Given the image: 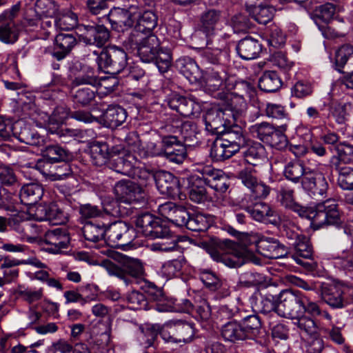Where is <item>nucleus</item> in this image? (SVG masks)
Segmentation results:
<instances>
[{
    "label": "nucleus",
    "mask_w": 353,
    "mask_h": 353,
    "mask_svg": "<svg viewBox=\"0 0 353 353\" xmlns=\"http://www.w3.org/2000/svg\"><path fill=\"white\" fill-rule=\"evenodd\" d=\"M286 208L296 212L301 218L311 221V227L319 230L325 225H338L340 223L338 204L335 200L327 199L314 206L305 207L296 203L294 199V191L284 187L279 194V198H274Z\"/></svg>",
    "instance_id": "f257e3e1"
},
{
    "label": "nucleus",
    "mask_w": 353,
    "mask_h": 353,
    "mask_svg": "<svg viewBox=\"0 0 353 353\" xmlns=\"http://www.w3.org/2000/svg\"><path fill=\"white\" fill-rule=\"evenodd\" d=\"M123 44L128 49L136 50L143 62L154 63L161 73L167 72L171 65L170 51L161 46L159 39L154 34L146 35L137 30L131 31Z\"/></svg>",
    "instance_id": "f03ea898"
},
{
    "label": "nucleus",
    "mask_w": 353,
    "mask_h": 353,
    "mask_svg": "<svg viewBox=\"0 0 353 353\" xmlns=\"http://www.w3.org/2000/svg\"><path fill=\"white\" fill-rule=\"evenodd\" d=\"M99 68L105 73L117 74L127 65L128 55L121 48L112 46L101 50H93Z\"/></svg>",
    "instance_id": "7ed1b4c3"
},
{
    "label": "nucleus",
    "mask_w": 353,
    "mask_h": 353,
    "mask_svg": "<svg viewBox=\"0 0 353 353\" xmlns=\"http://www.w3.org/2000/svg\"><path fill=\"white\" fill-rule=\"evenodd\" d=\"M112 159L110 167L118 173L126 175L131 178L150 175L145 170L139 169V161L137 158L124 148L119 146L112 147Z\"/></svg>",
    "instance_id": "20e7f679"
},
{
    "label": "nucleus",
    "mask_w": 353,
    "mask_h": 353,
    "mask_svg": "<svg viewBox=\"0 0 353 353\" xmlns=\"http://www.w3.org/2000/svg\"><path fill=\"white\" fill-rule=\"evenodd\" d=\"M99 79L94 76L76 77L72 82L71 94L73 101L85 107L91 104L97 93L95 85Z\"/></svg>",
    "instance_id": "39448f33"
},
{
    "label": "nucleus",
    "mask_w": 353,
    "mask_h": 353,
    "mask_svg": "<svg viewBox=\"0 0 353 353\" xmlns=\"http://www.w3.org/2000/svg\"><path fill=\"white\" fill-rule=\"evenodd\" d=\"M135 225L139 232L151 239L166 238L170 235V228L164 221L148 212L136 216Z\"/></svg>",
    "instance_id": "423d86ee"
},
{
    "label": "nucleus",
    "mask_w": 353,
    "mask_h": 353,
    "mask_svg": "<svg viewBox=\"0 0 353 353\" xmlns=\"http://www.w3.org/2000/svg\"><path fill=\"white\" fill-rule=\"evenodd\" d=\"M103 265L110 275L116 276L128 284L131 282L130 277L139 279L143 276L144 269L142 263L132 258H123L120 265L110 260L103 261Z\"/></svg>",
    "instance_id": "0eeeda50"
},
{
    "label": "nucleus",
    "mask_w": 353,
    "mask_h": 353,
    "mask_svg": "<svg viewBox=\"0 0 353 353\" xmlns=\"http://www.w3.org/2000/svg\"><path fill=\"white\" fill-rule=\"evenodd\" d=\"M303 293L299 290H285L272 311L280 316L292 319L301 316L303 310Z\"/></svg>",
    "instance_id": "6e6552de"
},
{
    "label": "nucleus",
    "mask_w": 353,
    "mask_h": 353,
    "mask_svg": "<svg viewBox=\"0 0 353 353\" xmlns=\"http://www.w3.org/2000/svg\"><path fill=\"white\" fill-rule=\"evenodd\" d=\"M136 237L135 230L129 224L117 221L105 225L104 241L111 247H120L129 245Z\"/></svg>",
    "instance_id": "1a4fd4ad"
},
{
    "label": "nucleus",
    "mask_w": 353,
    "mask_h": 353,
    "mask_svg": "<svg viewBox=\"0 0 353 353\" xmlns=\"http://www.w3.org/2000/svg\"><path fill=\"white\" fill-rule=\"evenodd\" d=\"M149 173L150 175H145L144 178L148 179L151 176L155 181L157 188L161 194H165L173 199L183 200L186 198L185 194L181 192L179 179L172 173L164 170Z\"/></svg>",
    "instance_id": "9d476101"
},
{
    "label": "nucleus",
    "mask_w": 353,
    "mask_h": 353,
    "mask_svg": "<svg viewBox=\"0 0 353 353\" xmlns=\"http://www.w3.org/2000/svg\"><path fill=\"white\" fill-rule=\"evenodd\" d=\"M230 114L221 108H212L203 116L205 128L212 134L223 135L236 126L234 121L228 117Z\"/></svg>",
    "instance_id": "9b49d317"
},
{
    "label": "nucleus",
    "mask_w": 353,
    "mask_h": 353,
    "mask_svg": "<svg viewBox=\"0 0 353 353\" xmlns=\"http://www.w3.org/2000/svg\"><path fill=\"white\" fill-rule=\"evenodd\" d=\"M114 192L117 197L125 202L128 206L131 203L145 204L148 201V194L145 190L138 183L130 180H121L114 188Z\"/></svg>",
    "instance_id": "f8f14e48"
},
{
    "label": "nucleus",
    "mask_w": 353,
    "mask_h": 353,
    "mask_svg": "<svg viewBox=\"0 0 353 353\" xmlns=\"http://www.w3.org/2000/svg\"><path fill=\"white\" fill-rule=\"evenodd\" d=\"M161 152L168 160L176 164L182 163L188 157L186 147L176 134L170 133L161 137Z\"/></svg>",
    "instance_id": "ddd939ff"
},
{
    "label": "nucleus",
    "mask_w": 353,
    "mask_h": 353,
    "mask_svg": "<svg viewBox=\"0 0 353 353\" xmlns=\"http://www.w3.org/2000/svg\"><path fill=\"white\" fill-rule=\"evenodd\" d=\"M21 8L20 3L0 14V40L6 43H14L19 38V30L14 22Z\"/></svg>",
    "instance_id": "4468645a"
},
{
    "label": "nucleus",
    "mask_w": 353,
    "mask_h": 353,
    "mask_svg": "<svg viewBox=\"0 0 353 353\" xmlns=\"http://www.w3.org/2000/svg\"><path fill=\"white\" fill-rule=\"evenodd\" d=\"M165 129L169 133L178 135L179 139L188 146L199 142L200 132L197 125L193 121L174 120L165 126Z\"/></svg>",
    "instance_id": "2eb2a0df"
},
{
    "label": "nucleus",
    "mask_w": 353,
    "mask_h": 353,
    "mask_svg": "<svg viewBox=\"0 0 353 353\" xmlns=\"http://www.w3.org/2000/svg\"><path fill=\"white\" fill-rule=\"evenodd\" d=\"M214 97L220 100L221 108L230 114L228 117L234 123L244 116L247 109L244 97L224 92L216 93Z\"/></svg>",
    "instance_id": "dca6fc26"
},
{
    "label": "nucleus",
    "mask_w": 353,
    "mask_h": 353,
    "mask_svg": "<svg viewBox=\"0 0 353 353\" xmlns=\"http://www.w3.org/2000/svg\"><path fill=\"white\" fill-rule=\"evenodd\" d=\"M78 30L79 39L88 45H94L100 48L110 39V32L103 25H81Z\"/></svg>",
    "instance_id": "f3484780"
},
{
    "label": "nucleus",
    "mask_w": 353,
    "mask_h": 353,
    "mask_svg": "<svg viewBox=\"0 0 353 353\" xmlns=\"http://www.w3.org/2000/svg\"><path fill=\"white\" fill-rule=\"evenodd\" d=\"M294 252L290 254L296 263L304 267L307 270L313 271L316 263L312 259V248L308 239L300 232L299 240L292 243Z\"/></svg>",
    "instance_id": "a211bd4d"
},
{
    "label": "nucleus",
    "mask_w": 353,
    "mask_h": 353,
    "mask_svg": "<svg viewBox=\"0 0 353 353\" xmlns=\"http://www.w3.org/2000/svg\"><path fill=\"white\" fill-rule=\"evenodd\" d=\"M220 139L225 149L228 159L232 157L239 151L241 147L246 145V139L243 134L242 128L239 125L234 126L229 132L221 135Z\"/></svg>",
    "instance_id": "6ab92c4d"
},
{
    "label": "nucleus",
    "mask_w": 353,
    "mask_h": 353,
    "mask_svg": "<svg viewBox=\"0 0 353 353\" xmlns=\"http://www.w3.org/2000/svg\"><path fill=\"white\" fill-rule=\"evenodd\" d=\"M201 174L206 185L216 192L224 193L230 185L229 177L221 170L205 167L203 169Z\"/></svg>",
    "instance_id": "aec40b11"
},
{
    "label": "nucleus",
    "mask_w": 353,
    "mask_h": 353,
    "mask_svg": "<svg viewBox=\"0 0 353 353\" xmlns=\"http://www.w3.org/2000/svg\"><path fill=\"white\" fill-rule=\"evenodd\" d=\"M303 188L314 196H323L327 191L328 183L321 173L309 171L301 181Z\"/></svg>",
    "instance_id": "412c9836"
},
{
    "label": "nucleus",
    "mask_w": 353,
    "mask_h": 353,
    "mask_svg": "<svg viewBox=\"0 0 353 353\" xmlns=\"http://www.w3.org/2000/svg\"><path fill=\"white\" fill-rule=\"evenodd\" d=\"M321 295L323 301L333 308H342L346 303L344 290L339 285L323 283Z\"/></svg>",
    "instance_id": "4be33fe9"
},
{
    "label": "nucleus",
    "mask_w": 353,
    "mask_h": 353,
    "mask_svg": "<svg viewBox=\"0 0 353 353\" xmlns=\"http://www.w3.org/2000/svg\"><path fill=\"white\" fill-rule=\"evenodd\" d=\"M147 333L150 336L146 341L147 347L152 345L159 334L166 342L178 343L174 321H170L162 326L152 325L150 328L147 330Z\"/></svg>",
    "instance_id": "5701e85b"
},
{
    "label": "nucleus",
    "mask_w": 353,
    "mask_h": 353,
    "mask_svg": "<svg viewBox=\"0 0 353 353\" xmlns=\"http://www.w3.org/2000/svg\"><path fill=\"white\" fill-rule=\"evenodd\" d=\"M281 285L279 276L269 278L266 274V312L272 311L280 301L281 294L285 291L281 288Z\"/></svg>",
    "instance_id": "b1692460"
},
{
    "label": "nucleus",
    "mask_w": 353,
    "mask_h": 353,
    "mask_svg": "<svg viewBox=\"0 0 353 353\" xmlns=\"http://www.w3.org/2000/svg\"><path fill=\"white\" fill-rule=\"evenodd\" d=\"M221 18V10L214 8L205 10L199 16V30L207 37L213 35Z\"/></svg>",
    "instance_id": "393cba45"
},
{
    "label": "nucleus",
    "mask_w": 353,
    "mask_h": 353,
    "mask_svg": "<svg viewBox=\"0 0 353 353\" xmlns=\"http://www.w3.org/2000/svg\"><path fill=\"white\" fill-rule=\"evenodd\" d=\"M90 157L92 162L97 166H102L108 162L110 164L113 158L112 147L110 148L105 142L95 141L90 145Z\"/></svg>",
    "instance_id": "a878e982"
},
{
    "label": "nucleus",
    "mask_w": 353,
    "mask_h": 353,
    "mask_svg": "<svg viewBox=\"0 0 353 353\" xmlns=\"http://www.w3.org/2000/svg\"><path fill=\"white\" fill-rule=\"evenodd\" d=\"M126 118V110L118 105H110L101 115L103 125L111 128L121 125L125 122Z\"/></svg>",
    "instance_id": "bb28decb"
},
{
    "label": "nucleus",
    "mask_w": 353,
    "mask_h": 353,
    "mask_svg": "<svg viewBox=\"0 0 353 353\" xmlns=\"http://www.w3.org/2000/svg\"><path fill=\"white\" fill-rule=\"evenodd\" d=\"M107 18L111 28L117 32H123L125 29L132 28L135 24L123 8L110 10L107 14Z\"/></svg>",
    "instance_id": "cd10ccee"
},
{
    "label": "nucleus",
    "mask_w": 353,
    "mask_h": 353,
    "mask_svg": "<svg viewBox=\"0 0 353 353\" xmlns=\"http://www.w3.org/2000/svg\"><path fill=\"white\" fill-rule=\"evenodd\" d=\"M55 46L57 51L52 52V56L58 61L63 59L70 54L77 45V41L72 34L59 33L55 37Z\"/></svg>",
    "instance_id": "c85d7f7f"
},
{
    "label": "nucleus",
    "mask_w": 353,
    "mask_h": 353,
    "mask_svg": "<svg viewBox=\"0 0 353 353\" xmlns=\"http://www.w3.org/2000/svg\"><path fill=\"white\" fill-rule=\"evenodd\" d=\"M169 107L183 117H190L194 114L197 104L191 99L178 94H172L168 99Z\"/></svg>",
    "instance_id": "c756f323"
},
{
    "label": "nucleus",
    "mask_w": 353,
    "mask_h": 353,
    "mask_svg": "<svg viewBox=\"0 0 353 353\" xmlns=\"http://www.w3.org/2000/svg\"><path fill=\"white\" fill-rule=\"evenodd\" d=\"M43 241L46 244L54 246L53 250L57 251L62 248H66L70 238L67 230L57 228L47 231L43 237Z\"/></svg>",
    "instance_id": "7c9ffc66"
},
{
    "label": "nucleus",
    "mask_w": 353,
    "mask_h": 353,
    "mask_svg": "<svg viewBox=\"0 0 353 353\" xmlns=\"http://www.w3.org/2000/svg\"><path fill=\"white\" fill-rule=\"evenodd\" d=\"M262 44L257 40L247 37L239 41L236 50L243 59L250 60L259 56L262 52Z\"/></svg>",
    "instance_id": "2f4dec72"
},
{
    "label": "nucleus",
    "mask_w": 353,
    "mask_h": 353,
    "mask_svg": "<svg viewBox=\"0 0 353 353\" xmlns=\"http://www.w3.org/2000/svg\"><path fill=\"white\" fill-rule=\"evenodd\" d=\"M43 188L39 183H28L22 186L19 193L21 203L26 205L37 203L43 195Z\"/></svg>",
    "instance_id": "473e14b6"
},
{
    "label": "nucleus",
    "mask_w": 353,
    "mask_h": 353,
    "mask_svg": "<svg viewBox=\"0 0 353 353\" xmlns=\"http://www.w3.org/2000/svg\"><path fill=\"white\" fill-rule=\"evenodd\" d=\"M335 68L340 72L353 69V46L345 44L335 54Z\"/></svg>",
    "instance_id": "72a5a7b5"
},
{
    "label": "nucleus",
    "mask_w": 353,
    "mask_h": 353,
    "mask_svg": "<svg viewBox=\"0 0 353 353\" xmlns=\"http://www.w3.org/2000/svg\"><path fill=\"white\" fill-rule=\"evenodd\" d=\"M101 210L102 214L105 213L115 218L129 216L132 213V209L126 205V203L118 197L103 203Z\"/></svg>",
    "instance_id": "f704fd0d"
},
{
    "label": "nucleus",
    "mask_w": 353,
    "mask_h": 353,
    "mask_svg": "<svg viewBox=\"0 0 353 353\" xmlns=\"http://www.w3.org/2000/svg\"><path fill=\"white\" fill-rule=\"evenodd\" d=\"M330 114L338 123H343L351 114L353 113V105L351 102L342 103L332 99L327 104Z\"/></svg>",
    "instance_id": "c9c22d12"
},
{
    "label": "nucleus",
    "mask_w": 353,
    "mask_h": 353,
    "mask_svg": "<svg viewBox=\"0 0 353 353\" xmlns=\"http://www.w3.org/2000/svg\"><path fill=\"white\" fill-rule=\"evenodd\" d=\"M191 185L189 190L190 199L196 203H205L209 200V195L207 192L203 176L191 178Z\"/></svg>",
    "instance_id": "e433bc0d"
},
{
    "label": "nucleus",
    "mask_w": 353,
    "mask_h": 353,
    "mask_svg": "<svg viewBox=\"0 0 353 353\" xmlns=\"http://www.w3.org/2000/svg\"><path fill=\"white\" fill-rule=\"evenodd\" d=\"M45 219L52 225H63L68 221V214L64 208L57 203H51L44 208Z\"/></svg>",
    "instance_id": "4c0bfd02"
},
{
    "label": "nucleus",
    "mask_w": 353,
    "mask_h": 353,
    "mask_svg": "<svg viewBox=\"0 0 353 353\" xmlns=\"http://www.w3.org/2000/svg\"><path fill=\"white\" fill-rule=\"evenodd\" d=\"M158 17L155 12L152 10L146 9L139 16V19L135 23L134 28L131 31H137L139 32H152L157 26Z\"/></svg>",
    "instance_id": "58836bf2"
},
{
    "label": "nucleus",
    "mask_w": 353,
    "mask_h": 353,
    "mask_svg": "<svg viewBox=\"0 0 353 353\" xmlns=\"http://www.w3.org/2000/svg\"><path fill=\"white\" fill-rule=\"evenodd\" d=\"M284 130L283 125H270L266 122V143L277 148L285 147L287 144V138Z\"/></svg>",
    "instance_id": "ea45409f"
},
{
    "label": "nucleus",
    "mask_w": 353,
    "mask_h": 353,
    "mask_svg": "<svg viewBox=\"0 0 353 353\" xmlns=\"http://www.w3.org/2000/svg\"><path fill=\"white\" fill-rule=\"evenodd\" d=\"M336 8L333 3H326L319 6L310 13V18L321 30V22L328 23L335 14Z\"/></svg>",
    "instance_id": "a19ab883"
},
{
    "label": "nucleus",
    "mask_w": 353,
    "mask_h": 353,
    "mask_svg": "<svg viewBox=\"0 0 353 353\" xmlns=\"http://www.w3.org/2000/svg\"><path fill=\"white\" fill-rule=\"evenodd\" d=\"M41 152L49 163L66 161L71 158L70 152L58 145H49L41 148Z\"/></svg>",
    "instance_id": "79ce46f5"
},
{
    "label": "nucleus",
    "mask_w": 353,
    "mask_h": 353,
    "mask_svg": "<svg viewBox=\"0 0 353 353\" xmlns=\"http://www.w3.org/2000/svg\"><path fill=\"white\" fill-rule=\"evenodd\" d=\"M81 232L85 240L98 242L105 239V225L86 222L81 228Z\"/></svg>",
    "instance_id": "37998d69"
},
{
    "label": "nucleus",
    "mask_w": 353,
    "mask_h": 353,
    "mask_svg": "<svg viewBox=\"0 0 353 353\" xmlns=\"http://www.w3.org/2000/svg\"><path fill=\"white\" fill-rule=\"evenodd\" d=\"M90 284L81 286L77 290H68L64 292L66 303H79L81 305L94 300V295L87 294L85 290L91 288Z\"/></svg>",
    "instance_id": "c03bdc74"
},
{
    "label": "nucleus",
    "mask_w": 353,
    "mask_h": 353,
    "mask_svg": "<svg viewBox=\"0 0 353 353\" xmlns=\"http://www.w3.org/2000/svg\"><path fill=\"white\" fill-rule=\"evenodd\" d=\"M221 335L225 340L232 342L246 339L241 324L236 321H230L225 324L221 329Z\"/></svg>",
    "instance_id": "a18cd8bd"
},
{
    "label": "nucleus",
    "mask_w": 353,
    "mask_h": 353,
    "mask_svg": "<svg viewBox=\"0 0 353 353\" xmlns=\"http://www.w3.org/2000/svg\"><path fill=\"white\" fill-rule=\"evenodd\" d=\"M334 166L338 172L339 186L343 190H353V168L342 165L341 163Z\"/></svg>",
    "instance_id": "49530a36"
},
{
    "label": "nucleus",
    "mask_w": 353,
    "mask_h": 353,
    "mask_svg": "<svg viewBox=\"0 0 353 353\" xmlns=\"http://www.w3.org/2000/svg\"><path fill=\"white\" fill-rule=\"evenodd\" d=\"M222 245L231 250V256L227 258V264L232 268H238L243 265L245 262L244 250H238L239 245L230 240H225L222 242Z\"/></svg>",
    "instance_id": "de8ad7c7"
},
{
    "label": "nucleus",
    "mask_w": 353,
    "mask_h": 353,
    "mask_svg": "<svg viewBox=\"0 0 353 353\" xmlns=\"http://www.w3.org/2000/svg\"><path fill=\"white\" fill-rule=\"evenodd\" d=\"M178 343H188L194 335L192 323L183 320L174 321Z\"/></svg>",
    "instance_id": "09e8293b"
},
{
    "label": "nucleus",
    "mask_w": 353,
    "mask_h": 353,
    "mask_svg": "<svg viewBox=\"0 0 353 353\" xmlns=\"http://www.w3.org/2000/svg\"><path fill=\"white\" fill-rule=\"evenodd\" d=\"M176 67L180 72L190 80H196L199 67L196 63L190 57L180 58L176 61Z\"/></svg>",
    "instance_id": "8fccbe9b"
},
{
    "label": "nucleus",
    "mask_w": 353,
    "mask_h": 353,
    "mask_svg": "<svg viewBox=\"0 0 353 353\" xmlns=\"http://www.w3.org/2000/svg\"><path fill=\"white\" fill-rule=\"evenodd\" d=\"M307 173H309V171L304 168L303 163L300 161L288 163L284 170L285 178L295 183L301 182Z\"/></svg>",
    "instance_id": "3c124183"
},
{
    "label": "nucleus",
    "mask_w": 353,
    "mask_h": 353,
    "mask_svg": "<svg viewBox=\"0 0 353 353\" xmlns=\"http://www.w3.org/2000/svg\"><path fill=\"white\" fill-rule=\"evenodd\" d=\"M294 320H295L294 324L297 326L301 332L310 337L318 336L319 328L314 319L302 314L294 319Z\"/></svg>",
    "instance_id": "603ef678"
},
{
    "label": "nucleus",
    "mask_w": 353,
    "mask_h": 353,
    "mask_svg": "<svg viewBox=\"0 0 353 353\" xmlns=\"http://www.w3.org/2000/svg\"><path fill=\"white\" fill-rule=\"evenodd\" d=\"M288 254L285 247L277 239L266 236V258L279 259Z\"/></svg>",
    "instance_id": "864d4df0"
},
{
    "label": "nucleus",
    "mask_w": 353,
    "mask_h": 353,
    "mask_svg": "<svg viewBox=\"0 0 353 353\" xmlns=\"http://www.w3.org/2000/svg\"><path fill=\"white\" fill-rule=\"evenodd\" d=\"M265 148L260 143H255L245 152V161L253 166L262 164Z\"/></svg>",
    "instance_id": "5fc2aeb1"
},
{
    "label": "nucleus",
    "mask_w": 353,
    "mask_h": 353,
    "mask_svg": "<svg viewBox=\"0 0 353 353\" xmlns=\"http://www.w3.org/2000/svg\"><path fill=\"white\" fill-rule=\"evenodd\" d=\"M239 176L244 185L251 188L254 193L260 195L265 194V185L263 183H258L256 178L252 176L250 172L247 170H241Z\"/></svg>",
    "instance_id": "6e6d98bb"
},
{
    "label": "nucleus",
    "mask_w": 353,
    "mask_h": 353,
    "mask_svg": "<svg viewBox=\"0 0 353 353\" xmlns=\"http://www.w3.org/2000/svg\"><path fill=\"white\" fill-rule=\"evenodd\" d=\"M17 138L21 142L28 145L35 146H43L45 139L38 133L32 132L29 128L25 127L19 132Z\"/></svg>",
    "instance_id": "4d7b16f0"
},
{
    "label": "nucleus",
    "mask_w": 353,
    "mask_h": 353,
    "mask_svg": "<svg viewBox=\"0 0 353 353\" xmlns=\"http://www.w3.org/2000/svg\"><path fill=\"white\" fill-rule=\"evenodd\" d=\"M209 226L208 217L200 213L190 215L188 223L186 225L188 230L195 232H204L208 230Z\"/></svg>",
    "instance_id": "13d9d810"
},
{
    "label": "nucleus",
    "mask_w": 353,
    "mask_h": 353,
    "mask_svg": "<svg viewBox=\"0 0 353 353\" xmlns=\"http://www.w3.org/2000/svg\"><path fill=\"white\" fill-rule=\"evenodd\" d=\"M241 325L247 338L249 334L256 336L260 332L262 323L257 315H250L243 319Z\"/></svg>",
    "instance_id": "bf43d9fd"
},
{
    "label": "nucleus",
    "mask_w": 353,
    "mask_h": 353,
    "mask_svg": "<svg viewBox=\"0 0 353 353\" xmlns=\"http://www.w3.org/2000/svg\"><path fill=\"white\" fill-rule=\"evenodd\" d=\"M270 48L279 49L285 43V37L276 26H271L268 30V38H266Z\"/></svg>",
    "instance_id": "052dcab7"
},
{
    "label": "nucleus",
    "mask_w": 353,
    "mask_h": 353,
    "mask_svg": "<svg viewBox=\"0 0 353 353\" xmlns=\"http://www.w3.org/2000/svg\"><path fill=\"white\" fill-rule=\"evenodd\" d=\"M339 163H350L353 161V145L341 142L336 145Z\"/></svg>",
    "instance_id": "680f3d73"
},
{
    "label": "nucleus",
    "mask_w": 353,
    "mask_h": 353,
    "mask_svg": "<svg viewBox=\"0 0 353 353\" xmlns=\"http://www.w3.org/2000/svg\"><path fill=\"white\" fill-rule=\"evenodd\" d=\"M127 301L129 307L132 310L145 309L148 305V301L143 294L139 291H132L127 297Z\"/></svg>",
    "instance_id": "e2e57ef3"
},
{
    "label": "nucleus",
    "mask_w": 353,
    "mask_h": 353,
    "mask_svg": "<svg viewBox=\"0 0 353 353\" xmlns=\"http://www.w3.org/2000/svg\"><path fill=\"white\" fill-rule=\"evenodd\" d=\"M224 56L223 52L219 48H206L201 54L203 61L213 65H220Z\"/></svg>",
    "instance_id": "0e129e2a"
},
{
    "label": "nucleus",
    "mask_w": 353,
    "mask_h": 353,
    "mask_svg": "<svg viewBox=\"0 0 353 353\" xmlns=\"http://www.w3.org/2000/svg\"><path fill=\"white\" fill-rule=\"evenodd\" d=\"M34 8L41 17H52L56 13V8L52 0H37Z\"/></svg>",
    "instance_id": "69168bd1"
},
{
    "label": "nucleus",
    "mask_w": 353,
    "mask_h": 353,
    "mask_svg": "<svg viewBox=\"0 0 353 353\" xmlns=\"http://www.w3.org/2000/svg\"><path fill=\"white\" fill-rule=\"evenodd\" d=\"M201 280L205 286L211 291H216L222 285L219 278L210 270L203 271L201 274Z\"/></svg>",
    "instance_id": "338daca9"
},
{
    "label": "nucleus",
    "mask_w": 353,
    "mask_h": 353,
    "mask_svg": "<svg viewBox=\"0 0 353 353\" xmlns=\"http://www.w3.org/2000/svg\"><path fill=\"white\" fill-rule=\"evenodd\" d=\"M336 264L345 270H353V244L349 250H343L336 257Z\"/></svg>",
    "instance_id": "774afa93"
}]
</instances>
